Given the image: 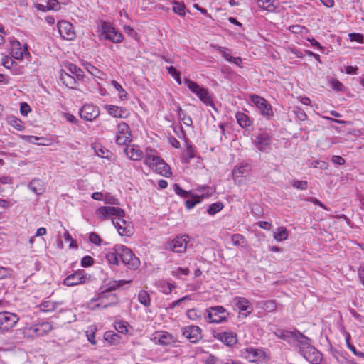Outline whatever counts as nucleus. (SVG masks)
<instances>
[{
  "label": "nucleus",
  "mask_w": 364,
  "mask_h": 364,
  "mask_svg": "<svg viewBox=\"0 0 364 364\" xmlns=\"http://www.w3.org/2000/svg\"><path fill=\"white\" fill-rule=\"evenodd\" d=\"M129 282L130 281L124 279L114 280L102 286L100 289V291L87 303L88 308L92 310H95L98 308H107L112 304H115L117 301V299L112 291Z\"/></svg>",
  "instance_id": "f257e3e1"
},
{
  "label": "nucleus",
  "mask_w": 364,
  "mask_h": 364,
  "mask_svg": "<svg viewBox=\"0 0 364 364\" xmlns=\"http://www.w3.org/2000/svg\"><path fill=\"white\" fill-rule=\"evenodd\" d=\"M84 77V71L73 63L66 64L60 75L63 84L70 89H77L79 81L82 80Z\"/></svg>",
  "instance_id": "f03ea898"
},
{
  "label": "nucleus",
  "mask_w": 364,
  "mask_h": 364,
  "mask_svg": "<svg viewBox=\"0 0 364 364\" xmlns=\"http://www.w3.org/2000/svg\"><path fill=\"white\" fill-rule=\"evenodd\" d=\"M298 347L301 355L311 364H320L323 359L322 353L310 343V339L306 336H298Z\"/></svg>",
  "instance_id": "7ed1b4c3"
},
{
  "label": "nucleus",
  "mask_w": 364,
  "mask_h": 364,
  "mask_svg": "<svg viewBox=\"0 0 364 364\" xmlns=\"http://www.w3.org/2000/svg\"><path fill=\"white\" fill-rule=\"evenodd\" d=\"M144 164L163 176L168 178L172 174L169 166L161 158L154 154L152 150L146 151Z\"/></svg>",
  "instance_id": "20e7f679"
},
{
  "label": "nucleus",
  "mask_w": 364,
  "mask_h": 364,
  "mask_svg": "<svg viewBox=\"0 0 364 364\" xmlns=\"http://www.w3.org/2000/svg\"><path fill=\"white\" fill-rule=\"evenodd\" d=\"M187 87L194 93L206 105H213V97L208 89L200 86L197 82L188 79H184Z\"/></svg>",
  "instance_id": "39448f33"
},
{
  "label": "nucleus",
  "mask_w": 364,
  "mask_h": 364,
  "mask_svg": "<svg viewBox=\"0 0 364 364\" xmlns=\"http://www.w3.org/2000/svg\"><path fill=\"white\" fill-rule=\"evenodd\" d=\"M99 38L109 40L114 43H119L123 41L122 34L116 30L110 23L106 21L101 23Z\"/></svg>",
  "instance_id": "423d86ee"
},
{
  "label": "nucleus",
  "mask_w": 364,
  "mask_h": 364,
  "mask_svg": "<svg viewBox=\"0 0 364 364\" xmlns=\"http://www.w3.org/2000/svg\"><path fill=\"white\" fill-rule=\"evenodd\" d=\"M120 260L129 269H136L140 266L139 259L132 251L124 245H121Z\"/></svg>",
  "instance_id": "0eeeda50"
},
{
  "label": "nucleus",
  "mask_w": 364,
  "mask_h": 364,
  "mask_svg": "<svg viewBox=\"0 0 364 364\" xmlns=\"http://www.w3.org/2000/svg\"><path fill=\"white\" fill-rule=\"evenodd\" d=\"M251 102L259 110L261 115L267 119H270L274 116L272 105L264 97L253 94L250 96Z\"/></svg>",
  "instance_id": "6e6552de"
},
{
  "label": "nucleus",
  "mask_w": 364,
  "mask_h": 364,
  "mask_svg": "<svg viewBox=\"0 0 364 364\" xmlns=\"http://www.w3.org/2000/svg\"><path fill=\"white\" fill-rule=\"evenodd\" d=\"M150 339L156 344L162 346H174L177 342L176 338L165 331H157L151 334Z\"/></svg>",
  "instance_id": "1a4fd4ad"
},
{
  "label": "nucleus",
  "mask_w": 364,
  "mask_h": 364,
  "mask_svg": "<svg viewBox=\"0 0 364 364\" xmlns=\"http://www.w3.org/2000/svg\"><path fill=\"white\" fill-rule=\"evenodd\" d=\"M207 319L209 323H220L226 321L228 313L221 306L210 307L207 309Z\"/></svg>",
  "instance_id": "9d476101"
},
{
  "label": "nucleus",
  "mask_w": 364,
  "mask_h": 364,
  "mask_svg": "<svg viewBox=\"0 0 364 364\" xmlns=\"http://www.w3.org/2000/svg\"><path fill=\"white\" fill-rule=\"evenodd\" d=\"M95 215L100 220H105L119 215H124V211L118 207L102 206L96 210Z\"/></svg>",
  "instance_id": "9b49d317"
},
{
  "label": "nucleus",
  "mask_w": 364,
  "mask_h": 364,
  "mask_svg": "<svg viewBox=\"0 0 364 364\" xmlns=\"http://www.w3.org/2000/svg\"><path fill=\"white\" fill-rule=\"evenodd\" d=\"M124 216L112 218V221L121 236L130 237L133 234V226L124 219Z\"/></svg>",
  "instance_id": "f8f14e48"
},
{
  "label": "nucleus",
  "mask_w": 364,
  "mask_h": 364,
  "mask_svg": "<svg viewBox=\"0 0 364 364\" xmlns=\"http://www.w3.org/2000/svg\"><path fill=\"white\" fill-rule=\"evenodd\" d=\"M131 136L129 125L124 122L119 123L116 133V142L119 145H127L131 141Z\"/></svg>",
  "instance_id": "ddd939ff"
},
{
  "label": "nucleus",
  "mask_w": 364,
  "mask_h": 364,
  "mask_svg": "<svg viewBox=\"0 0 364 364\" xmlns=\"http://www.w3.org/2000/svg\"><path fill=\"white\" fill-rule=\"evenodd\" d=\"M250 170V166L247 163L242 162L236 165L232 171V176L235 183L241 184L243 181V178L249 175Z\"/></svg>",
  "instance_id": "4468645a"
},
{
  "label": "nucleus",
  "mask_w": 364,
  "mask_h": 364,
  "mask_svg": "<svg viewBox=\"0 0 364 364\" xmlns=\"http://www.w3.org/2000/svg\"><path fill=\"white\" fill-rule=\"evenodd\" d=\"M58 33L61 38L67 41L75 38L76 34L72 23L67 21H60L57 25Z\"/></svg>",
  "instance_id": "2eb2a0df"
},
{
  "label": "nucleus",
  "mask_w": 364,
  "mask_h": 364,
  "mask_svg": "<svg viewBox=\"0 0 364 364\" xmlns=\"http://www.w3.org/2000/svg\"><path fill=\"white\" fill-rule=\"evenodd\" d=\"M18 321L16 314L3 311L0 312V329L2 331H8L13 328Z\"/></svg>",
  "instance_id": "dca6fc26"
},
{
  "label": "nucleus",
  "mask_w": 364,
  "mask_h": 364,
  "mask_svg": "<svg viewBox=\"0 0 364 364\" xmlns=\"http://www.w3.org/2000/svg\"><path fill=\"white\" fill-rule=\"evenodd\" d=\"M100 114L98 107L91 104L85 105L80 110V115L82 119L86 121L92 122Z\"/></svg>",
  "instance_id": "f3484780"
},
{
  "label": "nucleus",
  "mask_w": 364,
  "mask_h": 364,
  "mask_svg": "<svg viewBox=\"0 0 364 364\" xmlns=\"http://www.w3.org/2000/svg\"><path fill=\"white\" fill-rule=\"evenodd\" d=\"M103 109L112 117L126 119L129 117V112L125 107L117 106L114 105L106 104L103 105Z\"/></svg>",
  "instance_id": "a211bd4d"
},
{
  "label": "nucleus",
  "mask_w": 364,
  "mask_h": 364,
  "mask_svg": "<svg viewBox=\"0 0 364 364\" xmlns=\"http://www.w3.org/2000/svg\"><path fill=\"white\" fill-rule=\"evenodd\" d=\"M86 276L83 270H77L69 274L63 280V284L68 287L78 285L85 282Z\"/></svg>",
  "instance_id": "6ab92c4d"
},
{
  "label": "nucleus",
  "mask_w": 364,
  "mask_h": 364,
  "mask_svg": "<svg viewBox=\"0 0 364 364\" xmlns=\"http://www.w3.org/2000/svg\"><path fill=\"white\" fill-rule=\"evenodd\" d=\"M182 334L191 343H196L201 338V329L197 326H188L182 329Z\"/></svg>",
  "instance_id": "aec40b11"
},
{
  "label": "nucleus",
  "mask_w": 364,
  "mask_h": 364,
  "mask_svg": "<svg viewBox=\"0 0 364 364\" xmlns=\"http://www.w3.org/2000/svg\"><path fill=\"white\" fill-rule=\"evenodd\" d=\"M10 55L16 60H21L24 55H28L29 52L26 45L22 48L20 42L14 41L11 43Z\"/></svg>",
  "instance_id": "412c9836"
},
{
  "label": "nucleus",
  "mask_w": 364,
  "mask_h": 364,
  "mask_svg": "<svg viewBox=\"0 0 364 364\" xmlns=\"http://www.w3.org/2000/svg\"><path fill=\"white\" fill-rule=\"evenodd\" d=\"M214 337L228 346H232L237 342V334L232 331L218 332Z\"/></svg>",
  "instance_id": "4be33fe9"
},
{
  "label": "nucleus",
  "mask_w": 364,
  "mask_h": 364,
  "mask_svg": "<svg viewBox=\"0 0 364 364\" xmlns=\"http://www.w3.org/2000/svg\"><path fill=\"white\" fill-rule=\"evenodd\" d=\"M188 236L176 237L170 242V249L175 252H183L186 249Z\"/></svg>",
  "instance_id": "5701e85b"
},
{
  "label": "nucleus",
  "mask_w": 364,
  "mask_h": 364,
  "mask_svg": "<svg viewBox=\"0 0 364 364\" xmlns=\"http://www.w3.org/2000/svg\"><path fill=\"white\" fill-rule=\"evenodd\" d=\"M121 244L115 245L112 248L108 250L105 258L108 263L118 266L119 264Z\"/></svg>",
  "instance_id": "b1692460"
},
{
  "label": "nucleus",
  "mask_w": 364,
  "mask_h": 364,
  "mask_svg": "<svg viewBox=\"0 0 364 364\" xmlns=\"http://www.w3.org/2000/svg\"><path fill=\"white\" fill-rule=\"evenodd\" d=\"M254 142L260 151H265L269 146L270 136L267 132L259 133L255 136Z\"/></svg>",
  "instance_id": "393cba45"
},
{
  "label": "nucleus",
  "mask_w": 364,
  "mask_h": 364,
  "mask_svg": "<svg viewBox=\"0 0 364 364\" xmlns=\"http://www.w3.org/2000/svg\"><path fill=\"white\" fill-rule=\"evenodd\" d=\"M241 355L250 362H255L263 355L262 350L253 347H247L241 350Z\"/></svg>",
  "instance_id": "a878e982"
},
{
  "label": "nucleus",
  "mask_w": 364,
  "mask_h": 364,
  "mask_svg": "<svg viewBox=\"0 0 364 364\" xmlns=\"http://www.w3.org/2000/svg\"><path fill=\"white\" fill-rule=\"evenodd\" d=\"M275 335L284 341H290V338H293L295 341L297 342V344L299 343V336H304L297 330H294L293 331H287L284 329H277L275 331Z\"/></svg>",
  "instance_id": "bb28decb"
},
{
  "label": "nucleus",
  "mask_w": 364,
  "mask_h": 364,
  "mask_svg": "<svg viewBox=\"0 0 364 364\" xmlns=\"http://www.w3.org/2000/svg\"><path fill=\"white\" fill-rule=\"evenodd\" d=\"M234 301L240 312H245V315H247L253 311L252 305L246 298L237 296Z\"/></svg>",
  "instance_id": "cd10ccee"
},
{
  "label": "nucleus",
  "mask_w": 364,
  "mask_h": 364,
  "mask_svg": "<svg viewBox=\"0 0 364 364\" xmlns=\"http://www.w3.org/2000/svg\"><path fill=\"white\" fill-rule=\"evenodd\" d=\"M259 8L268 12H274L279 3L276 0H255Z\"/></svg>",
  "instance_id": "c85d7f7f"
},
{
  "label": "nucleus",
  "mask_w": 364,
  "mask_h": 364,
  "mask_svg": "<svg viewBox=\"0 0 364 364\" xmlns=\"http://www.w3.org/2000/svg\"><path fill=\"white\" fill-rule=\"evenodd\" d=\"M127 156L132 160L138 161L142 158L143 152L137 146L132 145L125 149Z\"/></svg>",
  "instance_id": "c756f323"
},
{
  "label": "nucleus",
  "mask_w": 364,
  "mask_h": 364,
  "mask_svg": "<svg viewBox=\"0 0 364 364\" xmlns=\"http://www.w3.org/2000/svg\"><path fill=\"white\" fill-rule=\"evenodd\" d=\"M156 286L159 291L166 295L170 294L173 289L176 288V285L165 280H159L156 282Z\"/></svg>",
  "instance_id": "7c9ffc66"
},
{
  "label": "nucleus",
  "mask_w": 364,
  "mask_h": 364,
  "mask_svg": "<svg viewBox=\"0 0 364 364\" xmlns=\"http://www.w3.org/2000/svg\"><path fill=\"white\" fill-rule=\"evenodd\" d=\"M238 124L242 128H248L252 124L250 118L245 113L238 112L235 114Z\"/></svg>",
  "instance_id": "2f4dec72"
},
{
  "label": "nucleus",
  "mask_w": 364,
  "mask_h": 364,
  "mask_svg": "<svg viewBox=\"0 0 364 364\" xmlns=\"http://www.w3.org/2000/svg\"><path fill=\"white\" fill-rule=\"evenodd\" d=\"M137 300L145 307H149L151 305V297L149 294L146 290H140L137 294Z\"/></svg>",
  "instance_id": "473e14b6"
},
{
  "label": "nucleus",
  "mask_w": 364,
  "mask_h": 364,
  "mask_svg": "<svg viewBox=\"0 0 364 364\" xmlns=\"http://www.w3.org/2000/svg\"><path fill=\"white\" fill-rule=\"evenodd\" d=\"M120 336L113 331H107L104 333V339L111 345H117L120 341Z\"/></svg>",
  "instance_id": "72a5a7b5"
},
{
  "label": "nucleus",
  "mask_w": 364,
  "mask_h": 364,
  "mask_svg": "<svg viewBox=\"0 0 364 364\" xmlns=\"http://www.w3.org/2000/svg\"><path fill=\"white\" fill-rule=\"evenodd\" d=\"M113 87L118 92L119 98L122 101H125L128 100V93L122 87V85L116 80H113L111 82Z\"/></svg>",
  "instance_id": "f704fd0d"
},
{
  "label": "nucleus",
  "mask_w": 364,
  "mask_h": 364,
  "mask_svg": "<svg viewBox=\"0 0 364 364\" xmlns=\"http://www.w3.org/2000/svg\"><path fill=\"white\" fill-rule=\"evenodd\" d=\"M176 111L178 113V118L183 122V123L186 126H191L193 121L190 116L186 115L184 111L182 109L181 106L177 104L176 105Z\"/></svg>",
  "instance_id": "c9c22d12"
},
{
  "label": "nucleus",
  "mask_w": 364,
  "mask_h": 364,
  "mask_svg": "<svg viewBox=\"0 0 364 364\" xmlns=\"http://www.w3.org/2000/svg\"><path fill=\"white\" fill-rule=\"evenodd\" d=\"M85 67L87 70V71L90 73L92 76L99 78L102 79L105 74L102 71H101L100 69L96 68L95 66L92 65L90 63H86L85 64Z\"/></svg>",
  "instance_id": "e433bc0d"
},
{
  "label": "nucleus",
  "mask_w": 364,
  "mask_h": 364,
  "mask_svg": "<svg viewBox=\"0 0 364 364\" xmlns=\"http://www.w3.org/2000/svg\"><path fill=\"white\" fill-rule=\"evenodd\" d=\"M288 231L285 227L281 226L277 229L274 234V238L277 242L286 240L288 238Z\"/></svg>",
  "instance_id": "4c0bfd02"
},
{
  "label": "nucleus",
  "mask_w": 364,
  "mask_h": 364,
  "mask_svg": "<svg viewBox=\"0 0 364 364\" xmlns=\"http://www.w3.org/2000/svg\"><path fill=\"white\" fill-rule=\"evenodd\" d=\"M30 331L32 332V336L37 337L43 336L46 333V326L44 323H40L33 325L30 328Z\"/></svg>",
  "instance_id": "58836bf2"
},
{
  "label": "nucleus",
  "mask_w": 364,
  "mask_h": 364,
  "mask_svg": "<svg viewBox=\"0 0 364 364\" xmlns=\"http://www.w3.org/2000/svg\"><path fill=\"white\" fill-rule=\"evenodd\" d=\"M68 0H48L47 11H58L61 8V4H65Z\"/></svg>",
  "instance_id": "ea45409f"
},
{
  "label": "nucleus",
  "mask_w": 364,
  "mask_h": 364,
  "mask_svg": "<svg viewBox=\"0 0 364 364\" xmlns=\"http://www.w3.org/2000/svg\"><path fill=\"white\" fill-rule=\"evenodd\" d=\"M213 190L209 186H202L197 189V193L195 197L200 198H208L212 196Z\"/></svg>",
  "instance_id": "a19ab883"
},
{
  "label": "nucleus",
  "mask_w": 364,
  "mask_h": 364,
  "mask_svg": "<svg viewBox=\"0 0 364 364\" xmlns=\"http://www.w3.org/2000/svg\"><path fill=\"white\" fill-rule=\"evenodd\" d=\"M7 122L9 125L15 128L18 131H22L24 129V125L23 122L14 117V116H10L7 118Z\"/></svg>",
  "instance_id": "79ce46f5"
},
{
  "label": "nucleus",
  "mask_w": 364,
  "mask_h": 364,
  "mask_svg": "<svg viewBox=\"0 0 364 364\" xmlns=\"http://www.w3.org/2000/svg\"><path fill=\"white\" fill-rule=\"evenodd\" d=\"M115 330L122 334H126L129 331V325L127 322L124 321H118L114 323Z\"/></svg>",
  "instance_id": "37998d69"
},
{
  "label": "nucleus",
  "mask_w": 364,
  "mask_h": 364,
  "mask_svg": "<svg viewBox=\"0 0 364 364\" xmlns=\"http://www.w3.org/2000/svg\"><path fill=\"white\" fill-rule=\"evenodd\" d=\"M231 241L235 246L244 247L247 245L245 237L240 234H234L231 237Z\"/></svg>",
  "instance_id": "c03bdc74"
},
{
  "label": "nucleus",
  "mask_w": 364,
  "mask_h": 364,
  "mask_svg": "<svg viewBox=\"0 0 364 364\" xmlns=\"http://www.w3.org/2000/svg\"><path fill=\"white\" fill-rule=\"evenodd\" d=\"M213 47L216 49L227 61L230 63L233 57L231 55L230 50L228 48L218 45H215Z\"/></svg>",
  "instance_id": "a18cd8bd"
},
{
  "label": "nucleus",
  "mask_w": 364,
  "mask_h": 364,
  "mask_svg": "<svg viewBox=\"0 0 364 364\" xmlns=\"http://www.w3.org/2000/svg\"><path fill=\"white\" fill-rule=\"evenodd\" d=\"M189 273L190 270L188 268H183L181 267H175L171 272V275L176 278H180L182 275H188Z\"/></svg>",
  "instance_id": "49530a36"
},
{
  "label": "nucleus",
  "mask_w": 364,
  "mask_h": 364,
  "mask_svg": "<svg viewBox=\"0 0 364 364\" xmlns=\"http://www.w3.org/2000/svg\"><path fill=\"white\" fill-rule=\"evenodd\" d=\"M224 205L221 202H216L215 203L211 204L208 208L207 209V213L210 215H214L217 213L220 212Z\"/></svg>",
  "instance_id": "de8ad7c7"
},
{
  "label": "nucleus",
  "mask_w": 364,
  "mask_h": 364,
  "mask_svg": "<svg viewBox=\"0 0 364 364\" xmlns=\"http://www.w3.org/2000/svg\"><path fill=\"white\" fill-rule=\"evenodd\" d=\"M97 328L95 326H90L86 331V336L90 343L95 345L96 344L95 333Z\"/></svg>",
  "instance_id": "09e8293b"
},
{
  "label": "nucleus",
  "mask_w": 364,
  "mask_h": 364,
  "mask_svg": "<svg viewBox=\"0 0 364 364\" xmlns=\"http://www.w3.org/2000/svg\"><path fill=\"white\" fill-rule=\"evenodd\" d=\"M173 4V11L181 16L186 15L185 6L183 4H180L176 1H172Z\"/></svg>",
  "instance_id": "8fccbe9b"
},
{
  "label": "nucleus",
  "mask_w": 364,
  "mask_h": 364,
  "mask_svg": "<svg viewBox=\"0 0 364 364\" xmlns=\"http://www.w3.org/2000/svg\"><path fill=\"white\" fill-rule=\"evenodd\" d=\"M289 31L294 34H303L308 32V29L301 25H293L289 27Z\"/></svg>",
  "instance_id": "3c124183"
},
{
  "label": "nucleus",
  "mask_w": 364,
  "mask_h": 364,
  "mask_svg": "<svg viewBox=\"0 0 364 364\" xmlns=\"http://www.w3.org/2000/svg\"><path fill=\"white\" fill-rule=\"evenodd\" d=\"M168 73L174 78L178 85H181V73L174 67L170 66L167 68Z\"/></svg>",
  "instance_id": "603ef678"
},
{
  "label": "nucleus",
  "mask_w": 364,
  "mask_h": 364,
  "mask_svg": "<svg viewBox=\"0 0 364 364\" xmlns=\"http://www.w3.org/2000/svg\"><path fill=\"white\" fill-rule=\"evenodd\" d=\"M328 82H329L330 85L331 86L332 89H333L336 91H338V92L343 91V90L344 88V85H343V83L336 79L330 78L328 80Z\"/></svg>",
  "instance_id": "864d4df0"
},
{
  "label": "nucleus",
  "mask_w": 364,
  "mask_h": 364,
  "mask_svg": "<svg viewBox=\"0 0 364 364\" xmlns=\"http://www.w3.org/2000/svg\"><path fill=\"white\" fill-rule=\"evenodd\" d=\"M105 203L107 204H111V205H119V202L117 198H116L114 196H112L109 193H106L104 195V198L102 200Z\"/></svg>",
  "instance_id": "5fc2aeb1"
},
{
  "label": "nucleus",
  "mask_w": 364,
  "mask_h": 364,
  "mask_svg": "<svg viewBox=\"0 0 364 364\" xmlns=\"http://www.w3.org/2000/svg\"><path fill=\"white\" fill-rule=\"evenodd\" d=\"M291 186L298 190H306L308 188V182L306 181L294 180Z\"/></svg>",
  "instance_id": "6e6d98bb"
},
{
  "label": "nucleus",
  "mask_w": 364,
  "mask_h": 364,
  "mask_svg": "<svg viewBox=\"0 0 364 364\" xmlns=\"http://www.w3.org/2000/svg\"><path fill=\"white\" fill-rule=\"evenodd\" d=\"M293 112L299 120L305 121L307 119V115L301 108L299 107H294L293 108Z\"/></svg>",
  "instance_id": "4d7b16f0"
},
{
  "label": "nucleus",
  "mask_w": 364,
  "mask_h": 364,
  "mask_svg": "<svg viewBox=\"0 0 364 364\" xmlns=\"http://www.w3.org/2000/svg\"><path fill=\"white\" fill-rule=\"evenodd\" d=\"M191 300V297L189 295H186L182 298L171 302L169 305V308L173 309L177 306H179L183 301Z\"/></svg>",
  "instance_id": "13d9d810"
},
{
  "label": "nucleus",
  "mask_w": 364,
  "mask_h": 364,
  "mask_svg": "<svg viewBox=\"0 0 364 364\" xmlns=\"http://www.w3.org/2000/svg\"><path fill=\"white\" fill-rule=\"evenodd\" d=\"M16 63L9 55H4L1 59V65L7 68L10 69L11 67Z\"/></svg>",
  "instance_id": "bf43d9fd"
},
{
  "label": "nucleus",
  "mask_w": 364,
  "mask_h": 364,
  "mask_svg": "<svg viewBox=\"0 0 364 364\" xmlns=\"http://www.w3.org/2000/svg\"><path fill=\"white\" fill-rule=\"evenodd\" d=\"M173 188L174 192L177 195H178V196H180L183 197V198H187L189 196V193L188 191H186L183 190L180 187V186L178 184H177V183H175L173 186Z\"/></svg>",
  "instance_id": "052dcab7"
},
{
  "label": "nucleus",
  "mask_w": 364,
  "mask_h": 364,
  "mask_svg": "<svg viewBox=\"0 0 364 364\" xmlns=\"http://www.w3.org/2000/svg\"><path fill=\"white\" fill-rule=\"evenodd\" d=\"M63 238L65 242H70L69 245L70 247H77L76 242L73 240V238H72L71 235H70V233L68 232V231L65 229H64V232H63Z\"/></svg>",
  "instance_id": "680f3d73"
},
{
  "label": "nucleus",
  "mask_w": 364,
  "mask_h": 364,
  "mask_svg": "<svg viewBox=\"0 0 364 364\" xmlns=\"http://www.w3.org/2000/svg\"><path fill=\"white\" fill-rule=\"evenodd\" d=\"M89 240L90 242L100 246L102 242L100 237L96 232H91L89 235Z\"/></svg>",
  "instance_id": "e2e57ef3"
},
{
  "label": "nucleus",
  "mask_w": 364,
  "mask_h": 364,
  "mask_svg": "<svg viewBox=\"0 0 364 364\" xmlns=\"http://www.w3.org/2000/svg\"><path fill=\"white\" fill-rule=\"evenodd\" d=\"M12 272L13 271L10 268L0 267V279L10 277Z\"/></svg>",
  "instance_id": "0e129e2a"
},
{
  "label": "nucleus",
  "mask_w": 364,
  "mask_h": 364,
  "mask_svg": "<svg viewBox=\"0 0 364 364\" xmlns=\"http://www.w3.org/2000/svg\"><path fill=\"white\" fill-rule=\"evenodd\" d=\"M94 259L90 256H85L81 259V266L82 267H88L93 264Z\"/></svg>",
  "instance_id": "69168bd1"
},
{
  "label": "nucleus",
  "mask_w": 364,
  "mask_h": 364,
  "mask_svg": "<svg viewBox=\"0 0 364 364\" xmlns=\"http://www.w3.org/2000/svg\"><path fill=\"white\" fill-rule=\"evenodd\" d=\"M186 316L191 320L195 321L200 318L197 311L195 309H191L187 311Z\"/></svg>",
  "instance_id": "338daca9"
},
{
  "label": "nucleus",
  "mask_w": 364,
  "mask_h": 364,
  "mask_svg": "<svg viewBox=\"0 0 364 364\" xmlns=\"http://www.w3.org/2000/svg\"><path fill=\"white\" fill-rule=\"evenodd\" d=\"M59 305L60 304L58 302L51 300L47 301V313L57 310Z\"/></svg>",
  "instance_id": "774afa93"
}]
</instances>
